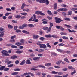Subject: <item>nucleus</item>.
<instances>
[{
	"mask_svg": "<svg viewBox=\"0 0 77 77\" xmlns=\"http://www.w3.org/2000/svg\"><path fill=\"white\" fill-rule=\"evenodd\" d=\"M33 19L32 20V21H34V22H38V19H36V15L35 14L33 15Z\"/></svg>",
	"mask_w": 77,
	"mask_h": 77,
	"instance_id": "5",
	"label": "nucleus"
},
{
	"mask_svg": "<svg viewBox=\"0 0 77 77\" xmlns=\"http://www.w3.org/2000/svg\"><path fill=\"white\" fill-rule=\"evenodd\" d=\"M25 63L26 64H32V63L30 62L29 60L28 59L25 61Z\"/></svg>",
	"mask_w": 77,
	"mask_h": 77,
	"instance_id": "11",
	"label": "nucleus"
},
{
	"mask_svg": "<svg viewBox=\"0 0 77 77\" xmlns=\"http://www.w3.org/2000/svg\"><path fill=\"white\" fill-rule=\"evenodd\" d=\"M66 27H67L68 28H71V26L68 25H66V24H65L64 25Z\"/></svg>",
	"mask_w": 77,
	"mask_h": 77,
	"instance_id": "48",
	"label": "nucleus"
},
{
	"mask_svg": "<svg viewBox=\"0 0 77 77\" xmlns=\"http://www.w3.org/2000/svg\"><path fill=\"white\" fill-rule=\"evenodd\" d=\"M11 48H18V47L14 45H12L11 46Z\"/></svg>",
	"mask_w": 77,
	"mask_h": 77,
	"instance_id": "46",
	"label": "nucleus"
},
{
	"mask_svg": "<svg viewBox=\"0 0 77 77\" xmlns=\"http://www.w3.org/2000/svg\"><path fill=\"white\" fill-rule=\"evenodd\" d=\"M45 3H46V5H48L49 4V1L48 0H45Z\"/></svg>",
	"mask_w": 77,
	"mask_h": 77,
	"instance_id": "47",
	"label": "nucleus"
},
{
	"mask_svg": "<svg viewBox=\"0 0 77 77\" xmlns=\"http://www.w3.org/2000/svg\"><path fill=\"white\" fill-rule=\"evenodd\" d=\"M51 54L53 56H57V54L55 53H51Z\"/></svg>",
	"mask_w": 77,
	"mask_h": 77,
	"instance_id": "57",
	"label": "nucleus"
},
{
	"mask_svg": "<svg viewBox=\"0 0 77 77\" xmlns=\"http://www.w3.org/2000/svg\"><path fill=\"white\" fill-rule=\"evenodd\" d=\"M64 19L65 20H66V21H71V20H70V19L69 18L65 17L64 18Z\"/></svg>",
	"mask_w": 77,
	"mask_h": 77,
	"instance_id": "40",
	"label": "nucleus"
},
{
	"mask_svg": "<svg viewBox=\"0 0 77 77\" xmlns=\"http://www.w3.org/2000/svg\"><path fill=\"white\" fill-rule=\"evenodd\" d=\"M59 46H60V47L62 46H64V44L63 43H60L59 45Z\"/></svg>",
	"mask_w": 77,
	"mask_h": 77,
	"instance_id": "58",
	"label": "nucleus"
},
{
	"mask_svg": "<svg viewBox=\"0 0 77 77\" xmlns=\"http://www.w3.org/2000/svg\"><path fill=\"white\" fill-rule=\"evenodd\" d=\"M47 13L48 14H49V15H52V13H51V12L50 10H48Z\"/></svg>",
	"mask_w": 77,
	"mask_h": 77,
	"instance_id": "23",
	"label": "nucleus"
},
{
	"mask_svg": "<svg viewBox=\"0 0 77 77\" xmlns=\"http://www.w3.org/2000/svg\"><path fill=\"white\" fill-rule=\"evenodd\" d=\"M67 30L69 31L70 32H71V33H72V32H75V31L73 30H71V29H67Z\"/></svg>",
	"mask_w": 77,
	"mask_h": 77,
	"instance_id": "29",
	"label": "nucleus"
},
{
	"mask_svg": "<svg viewBox=\"0 0 77 77\" xmlns=\"http://www.w3.org/2000/svg\"><path fill=\"white\" fill-rule=\"evenodd\" d=\"M14 66V64H10L9 65H8V67H12V66Z\"/></svg>",
	"mask_w": 77,
	"mask_h": 77,
	"instance_id": "59",
	"label": "nucleus"
},
{
	"mask_svg": "<svg viewBox=\"0 0 77 77\" xmlns=\"http://www.w3.org/2000/svg\"><path fill=\"white\" fill-rule=\"evenodd\" d=\"M47 46L49 48H51V46L50 45V44H49V43H48L46 44Z\"/></svg>",
	"mask_w": 77,
	"mask_h": 77,
	"instance_id": "43",
	"label": "nucleus"
},
{
	"mask_svg": "<svg viewBox=\"0 0 77 77\" xmlns=\"http://www.w3.org/2000/svg\"><path fill=\"white\" fill-rule=\"evenodd\" d=\"M51 28H52V26H50L49 27V29L48 28V29L47 30V31H46V33H48L50 32L51 31Z\"/></svg>",
	"mask_w": 77,
	"mask_h": 77,
	"instance_id": "9",
	"label": "nucleus"
},
{
	"mask_svg": "<svg viewBox=\"0 0 77 77\" xmlns=\"http://www.w3.org/2000/svg\"><path fill=\"white\" fill-rule=\"evenodd\" d=\"M39 39L40 40H41V41H44L45 38L43 37H41Z\"/></svg>",
	"mask_w": 77,
	"mask_h": 77,
	"instance_id": "45",
	"label": "nucleus"
},
{
	"mask_svg": "<svg viewBox=\"0 0 77 77\" xmlns=\"http://www.w3.org/2000/svg\"><path fill=\"white\" fill-rule=\"evenodd\" d=\"M10 42H11L12 43H13L14 42H15V41L14 39H12V40H10Z\"/></svg>",
	"mask_w": 77,
	"mask_h": 77,
	"instance_id": "50",
	"label": "nucleus"
},
{
	"mask_svg": "<svg viewBox=\"0 0 77 77\" xmlns=\"http://www.w3.org/2000/svg\"><path fill=\"white\" fill-rule=\"evenodd\" d=\"M21 31L20 29H17L16 31V33H20Z\"/></svg>",
	"mask_w": 77,
	"mask_h": 77,
	"instance_id": "53",
	"label": "nucleus"
},
{
	"mask_svg": "<svg viewBox=\"0 0 77 77\" xmlns=\"http://www.w3.org/2000/svg\"><path fill=\"white\" fill-rule=\"evenodd\" d=\"M24 39H21L20 40V43L22 45H23L24 44Z\"/></svg>",
	"mask_w": 77,
	"mask_h": 77,
	"instance_id": "15",
	"label": "nucleus"
},
{
	"mask_svg": "<svg viewBox=\"0 0 77 77\" xmlns=\"http://www.w3.org/2000/svg\"><path fill=\"white\" fill-rule=\"evenodd\" d=\"M14 71H21V69L19 68H16L14 69Z\"/></svg>",
	"mask_w": 77,
	"mask_h": 77,
	"instance_id": "51",
	"label": "nucleus"
},
{
	"mask_svg": "<svg viewBox=\"0 0 77 77\" xmlns=\"http://www.w3.org/2000/svg\"><path fill=\"white\" fill-rule=\"evenodd\" d=\"M36 44L38 45H39L40 46L41 45V44H41V42H37Z\"/></svg>",
	"mask_w": 77,
	"mask_h": 77,
	"instance_id": "26",
	"label": "nucleus"
},
{
	"mask_svg": "<svg viewBox=\"0 0 77 77\" xmlns=\"http://www.w3.org/2000/svg\"><path fill=\"white\" fill-rule=\"evenodd\" d=\"M58 12H60V11H63V12H66L68 11V9L66 8H61L60 9H59L57 10Z\"/></svg>",
	"mask_w": 77,
	"mask_h": 77,
	"instance_id": "3",
	"label": "nucleus"
},
{
	"mask_svg": "<svg viewBox=\"0 0 77 77\" xmlns=\"http://www.w3.org/2000/svg\"><path fill=\"white\" fill-rule=\"evenodd\" d=\"M21 15H25V16H26L27 15V13H20Z\"/></svg>",
	"mask_w": 77,
	"mask_h": 77,
	"instance_id": "41",
	"label": "nucleus"
},
{
	"mask_svg": "<svg viewBox=\"0 0 77 77\" xmlns=\"http://www.w3.org/2000/svg\"><path fill=\"white\" fill-rule=\"evenodd\" d=\"M62 60H59L56 62V64H57V65H60L62 63Z\"/></svg>",
	"mask_w": 77,
	"mask_h": 77,
	"instance_id": "17",
	"label": "nucleus"
},
{
	"mask_svg": "<svg viewBox=\"0 0 77 77\" xmlns=\"http://www.w3.org/2000/svg\"><path fill=\"white\" fill-rule=\"evenodd\" d=\"M72 14V11H69L68 14H67V15H71Z\"/></svg>",
	"mask_w": 77,
	"mask_h": 77,
	"instance_id": "42",
	"label": "nucleus"
},
{
	"mask_svg": "<svg viewBox=\"0 0 77 77\" xmlns=\"http://www.w3.org/2000/svg\"><path fill=\"white\" fill-rule=\"evenodd\" d=\"M15 45H17V46H20L22 45V44H21V43L19 42L16 43H15Z\"/></svg>",
	"mask_w": 77,
	"mask_h": 77,
	"instance_id": "19",
	"label": "nucleus"
},
{
	"mask_svg": "<svg viewBox=\"0 0 77 77\" xmlns=\"http://www.w3.org/2000/svg\"><path fill=\"white\" fill-rule=\"evenodd\" d=\"M16 18H17L18 19H19V18H20L21 17V16L20 15H16L15 16Z\"/></svg>",
	"mask_w": 77,
	"mask_h": 77,
	"instance_id": "27",
	"label": "nucleus"
},
{
	"mask_svg": "<svg viewBox=\"0 0 77 77\" xmlns=\"http://www.w3.org/2000/svg\"><path fill=\"white\" fill-rule=\"evenodd\" d=\"M64 60L65 61V62H67V63H69V62L68 61V59L67 58H65L64 59Z\"/></svg>",
	"mask_w": 77,
	"mask_h": 77,
	"instance_id": "33",
	"label": "nucleus"
},
{
	"mask_svg": "<svg viewBox=\"0 0 77 77\" xmlns=\"http://www.w3.org/2000/svg\"><path fill=\"white\" fill-rule=\"evenodd\" d=\"M55 20H56L55 22H56V23L57 24H59L61 21H63V20H61L60 19L57 17H55Z\"/></svg>",
	"mask_w": 77,
	"mask_h": 77,
	"instance_id": "2",
	"label": "nucleus"
},
{
	"mask_svg": "<svg viewBox=\"0 0 77 77\" xmlns=\"http://www.w3.org/2000/svg\"><path fill=\"white\" fill-rule=\"evenodd\" d=\"M44 49H40L38 50V52L39 53H42V52H43V51H44Z\"/></svg>",
	"mask_w": 77,
	"mask_h": 77,
	"instance_id": "37",
	"label": "nucleus"
},
{
	"mask_svg": "<svg viewBox=\"0 0 77 77\" xmlns=\"http://www.w3.org/2000/svg\"><path fill=\"white\" fill-rule=\"evenodd\" d=\"M39 47L40 48H42L44 49H45V48H47V46L45 44H42Z\"/></svg>",
	"mask_w": 77,
	"mask_h": 77,
	"instance_id": "6",
	"label": "nucleus"
},
{
	"mask_svg": "<svg viewBox=\"0 0 77 77\" xmlns=\"http://www.w3.org/2000/svg\"><path fill=\"white\" fill-rule=\"evenodd\" d=\"M23 11L24 12H25V11H27V12H29L30 11V10H29V9H23Z\"/></svg>",
	"mask_w": 77,
	"mask_h": 77,
	"instance_id": "44",
	"label": "nucleus"
},
{
	"mask_svg": "<svg viewBox=\"0 0 77 77\" xmlns=\"http://www.w3.org/2000/svg\"><path fill=\"white\" fill-rule=\"evenodd\" d=\"M60 34L61 35H67V33L64 32H61L60 33Z\"/></svg>",
	"mask_w": 77,
	"mask_h": 77,
	"instance_id": "64",
	"label": "nucleus"
},
{
	"mask_svg": "<svg viewBox=\"0 0 77 77\" xmlns=\"http://www.w3.org/2000/svg\"><path fill=\"white\" fill-rule=\"evenodd\" d=\"M57 51L58 52H63V50H62L60 49H57Z\"/></svg>",
	"mask_w": 77,
	"mask_h": 77,
	"instance_id": "39",
	"label": "nucleus"
},
{
	"mask_svg": "<svg viewBox=\"0 0 77 77\" xmlns=\"http://www.w3.org/2000/svg\"><path fill=\"white\" fill-rule=\"evenodd\" d=\"M71 10L72 11H77V8H72L71 9Z\"/></svg>",
	"mask_w": 77,
	"mask_h": 77,
	"instance_id": "22",
	"label": "nucleus"
},
{
	"mask_svg": "<svg viewBox=\"0 0 77 77\" xmlns=\"http://www.w3.org/2000/svg\"><path fill=\"white\" fill-rule=\"evenodd\" d=\"M24 6H25V4H23L22 5V6L21 7V9H24Z\"/></svg>",
	"mask_w": 77,
	"mask_h": 77,
	"instance_id": "49",
	"label": "nucleus"
},
{
	"mask_svg": "<svg viewBox=\"0 0 77 77\" xmlns=\"http://www.w3.org/2000/svg\"><path fill=\"white\" fill-rule=\"evenodd\" d=\"M8 27L9 29H12L13 28V26L10 24L8 26Z\"/></svg>",
	"mask_w": 77,
	"mask_h": 77,
	"instance_id": "30",
	"label": "nucleus"
},
{
	"mask_svg": "<svg viewBox=\"0 0 77 77\" xmlns=\"http://www.w3.org/2000/svg\"><path fill=\"white\" fill-rule=\"evenodd\" d=\"M5 33V31H1V33H1L0 34V38H2L4 36V33Z\"/></svg>",
	"mask_w": 77,
	"mask_h": 77,
	"instance_id": "7",
	"label": "nucleus"
},
{
	"mask_svg": "<svg viewBox=\"0 0 77 77\" xmlns=\"http://www.w3.org/2000/svg\"><path fill=\"white\" fill-rule=\"evenodd\" d=\"M18 74V72H15L14 73H11V75H17Z\"/></svg>",
	"mask_w": 77,
	"mask_h": 77,
	"instance_id": "34",
	"label": "nucleus"
},
{
	"mask_svg": "<svg viewBox=\"0 0 77 77\" xmlns=\"http://www.w3.org/2000/svg\"><path fill=\"white\" fill-rule=\"evenodd\" d=\"M43 29L44 30H47L48 29V27H43Z\"/></svg>",
	"mask_w": 77,
	"mask_h": 77,
	"instance_id": "31",
	"label": "nucleus"
},
{
	"mask_svg": "<svg viewBox=\"0 0 77 77\" xmlns=\"http://www.w3.org/2000/svg\"><path fill=\"white\" fill-rule=\"evenodd\" d=\"M62 70L63 71H67V70H68V68H66L64 69H62Z\"/></svg>",
	"mask_w": 77,
	"mask_h": 77,
	"instance_id": "61",
	"label": "nucleus"
},
{
	"mask_svg": "<svg viewBox=\"0 0 77 77\" xmlns=\"http://www.w3.org/2000/svg\"><path fill=\"white\" fill-rule=\"evenodd\" d=\"M45 66H48V67L51 66V63H48L45 64Z\"/></svg>",
	"mask_w": 77,
	"mask_h": 77,
	"instance_id": "13",
	"label": "nucleus"
},
{
	"mask_svg": "<svg viewBox=\"0 0 77 77\" xmlns=\"http://www.w3.org/2000/svg\"><path fill=\"white\" fill-rule=\"evenodd\" d=\"M22 26L23 27V28H24V27H27L28 26V25H27L26 24H24L22 25Z\"/></svg>",
	"mask_w": 77,
	"mask_h": 77,
	"instance_id": "36",
	"label": "nucleus"
},
{
	"mask_svg": "<svg viewBox=\"0 0 77 77\" xmlns=\"http://www.w3.org/2000/svg\"><path fill=\"white\" fill-rule=\"evenodd\" d=\"M45 0H40L39 1V3H44Z\"/></svg>",
	"mask_w": 77,
	"mask_h": 77,
	"instance_id": "32",
	"label": "nucleus"
},
{
	"mask_svg": "<svg viewBox=\"0 0 77 77\" xmlns=\"http://www.w3.org/2000/svg\"><path fill=\"white\" fill-rule=\"evenodd\" d=\"M5 68V66H2L0 68V71H3L4 69Z\"/></svg>",
	"mask_w": 77,
	"mask_h": 77,
	"instance_id": "18",
	"label": "nucleus"
},
{
	"mask_svg": "<svg viewBox=\"0 0 77 77\" xmlns=\"http://www.w3.org/2000/svg\"><path fill=\"white\" fill-rule=\"evenodd\" d=\"M51 73L53 74H58V72H55V71H52L51 72Z\"/></svg>",
	"mask_w": 77,
	"mask_h": 77,
	"instance_id": "21",
	"label": "nucleus"
},
{
	"mask_svg": "<svg viewBox=\"0 0 77 77\" xmlns=\"http://www.w3.org/2000/svg\"><path fill=\"white\" fill-rule=\"evenodd\" d=\"M68 69H73L74 70V69H75V68H74L72 67V66H69L68 67Z\"/></svg>",
	"mask_w": 77,
	"mask_h": 77,
	"instance_id": "16",
	"label": "nucleus"
},
{
	"mask_svg": "<svg viewBox=\"0 0 77 77\" xmlns=\"http://www.w3.org/2000/svg\"><path fill=\"white\" fill-rule=\"evenodd\" d=\"M11 14V13H7L5 14V16H8L9 15H10V14Z\"/></svg>",
	"mask_w": 77,
	"mask_h": 77,
	"instance_id": "60",
	"label": "nucleus"
},
{
	"mask_svg": "<svg viewBox=\"0 0 77 77\" xmlns=\"http://www.w3.org/2000/svg\"><path fill=\"white\" fill-rule=\"evenodd\" d=\"M35 14L37 15H41L44 16L45 15V14L42 13V12L41 11H39L35 12Z\"/></svg>",
	"mask_w": 77,
	"mask_h": 77,
	"instance_id": "4",
	"label": "nucleus"
},
{
	"mask_svg": "<svg viewBox=\"0 0 77 77\" xmlns=\"http://www.w3.org/2000/svg\"><path fill=\"white\" fill-rule=\"evenodd\" d=\"M30 69L32 71H37L38 70V69L35 68H31Z\"/></svg>",
	"mask_w": 77,
	"mask_h": 77,
	"instance_id": "38",
	"label": "nucleus"
},
{
	"mask_svg": "<svg viewBox=\"0 0 77 77\" xmlns=\"http://www.w3.org/2000/svg\"><path fill=\"white\" fill-rule=\"evenodd\" d=\"M38 67L39 68H44V69H45V66L42 65H38Z\"/></svg>",
	"mask_w": 77,
	"mask_h": 77,
	"instance_id": "24",
	"label": "nucleus"
},
{
	"mask_svg": "<svg viewBox=\"0 0 77 77\" xmlns=\"http://www.w3.org/2000/svg\"><path fill=\"white\" fill-rule=\"evenodd\" d=\"M28 26L29 27H34V25L32 24H29L28 25Z\"/></svg>",
	"mask_w": 77,
	"mask_h": 77,
	"instance_id": "28",
	"label": "nucleus"
},
{
	"mask_svg": "<svg viewBox=\"0 0 77 77\" xmlns=\"http://www.w3.org/2000/svg\"><path fill=\"white\" fill-rule=\"evenodd\" d=\"M16 37H17V36H16V35L13 36L11 37V38L12 39H14V38H15Z\"/></svg>",
	"mask_w": 77,
	"mask_h": 77,
	"instance_id": "55",
	"label": "nucleus"
},
{
	"mask_svg": "<svg viewBox=\"0 0 77 77\" xmlns=\"http://www.w3.org/2000/svg\"><path fill=\"white\" fill-rule=\"evenodd\" d=\"M1 53L2 54V56H9V55L7 53H8V52L6 50H3L1 52Z\"/></svg>",
	"mask_w": 77,
	"mask_h": 77,
	"instance_id": "1",
	"label": "nucleus"
},
{
	"mask_svg": "<svg viewBox=\"0 0 77 77\" xmlns=\"http://www.w3.org/2000/svg\"><path fill=\"white\" fill-rule=\"evenodd\" d=\"M6 10L7 11H8L9 12H10V11H11V9L9 8H6Z\"/></svg>",
	"mask_w": 77,
	"mask_h": 77,
	"instance_id": "63",
	"label": "nucleus"
},
{
	"mask_svg": "<svg viewBox=\"0 0 77 77\" xmlns=\"http://www.w3.org/2000/svg\"><path fill=\"white\" fill-rule=\"evenodd\" d=\"M25 63V60H23L22 62L20 63V65H24Z\"/></svg>",
	"mask_w": 77,
	"mask_h": 77,
	"instance_id": "20",
	"label": "nucleus"
},
{
	"mask_svg": "<svg viewBox=\"0 0 77 77\" xmlns=\"http://www.w3.org/2000/svg\"><path fill=\"white\" fill-rule=\"evenodd\" d=\"M12 23H17L18 22H17V21L16 20H12Z\"/></svg>",
	"mask_w": 77,
	"mask_h": 77,
	"instance_id": "62",
	"label": "nucleus"
},
{
	"mask_svg": "<svg viewBox=\"0 0 77 77\" xmlns=\"http://www.w3.org/2000/svg\"><path fill=\"white\" fill-rule=\"evenodd\" d=\"M45 37L46 38H50V37H51V35L50 34H49L48 35H46Z\"/></svg>",
	"mask_w": 77,
	"mask_h": 77,
	"instance_id": "54",
	"label": "nucleus"
},
{
	"mask_svg": "<svg viewBox=\"0 0 77 77\" xmlns=\"http://www.w3.org/2000/svg\"><path fill=\"white\" fill-rule=\"evenodd\" d=\"M62 39H68V37L65 36H63L62 37Z\"/></svg>",
	"mask_w": 77,
	"mask_h": 77,
	"instance_id": "35",
	"label": "nucleus"
},
{
	"mask_svg": "<svg viewBox=\"0 0 77 77\" xmlns=\"http://www.w3.org/2000/svg\"><path fill=\"white\" fill-rule=\"evenodd\" d=\"M60 30H61V31H64V30H65V29L61 26V27H60Z\"/></svg>",
	"mask_w": 77,
	"mask_h": 77,
	"instance_id": "56",
	"label": "nucleus"
},
{
	"mask_svg": "<svg viewBox=\"0 0 77 77\" xmlns=\"http://www.w3.org/2000/svg\"><path fill=\"white\" fill-rule=\"evenodd\" d=\"M54 5V9H56L57 7V3H55Z\"/></svg>",
	"mask_w": 77,
	"mask_h": 77,
	"instance_id": "25",
	"label": "nucleus"
},
{
	"mask_svg": "<svg viewBox=\"0 0 77 77\" xmlns=\"http://www.w3.org/2000/svg\"><path fill=\"white\" fill-rule=\"evenodd\" d=\"M16 58H18V56L13 55L11 57V59H16Z\"/></svg>",
	"mask_w": 77,
	"mask_h": 77,
	"instance_id": "10",
	"label": "nucleus"
},
{
	"mask_svg": "<svg viewBox=\"0 0 77 77\" xmlns=\"http://www.w3.org/2000/svg\"><path fill=\"white\" fill-rule=\"evenodd\" d=\"M40 59V57H34L33 59V60H34L35 61H38V59Z\"/></svg>",
	"mask_w": 77,
	"mask_h": 77,
	"instance_id": "8",
	"label": "nucleus"
},
{
	"mask_svg": "<svg viewBox=\"0 0 77 77\" xmlns=\"http://www.w3.org/2000/svg\"><path fill=\"white\" fill-rule=\"evenodd\" d=\"M75 73H76V71L75 70H74V72H72L71 73V75H72L73 74H74Z\"/></svg>",
	"mask_w": 77,
	"mask_h": 77,
	"instance_id": "52",
	"label": "nucleus"
},
{
	"mask_svg": "<svg viewBox=\"0 0 77 77\" xmlns=\"http://www.w3.org/2000/svg\"><path fill=\"white\" fill-rule=\"evenodd\" d=\"M38 38H39V36L38 35H33V39H38Z\"/></svg>",
	"mask_w": 77,
	"mask_h": 77,
	"instance_id": "14",
	"label": "nucleus"
},
{
	"mask_svg": "<svg viewBox=\"0 0 77 77\" xmlns=\"http://www.w3.org/2000/svg\"><path fill=\"white\" fill-rule=\"evenodd\" d=\"M22 32L23 33H25L26 34H27L28 35H29V34H30V33L29 32L27 31L23 30Z\"/></svg>",
	"mask_w": 77,
	"mask_h": 77,
	"instance_id": "12",
	"label": "nucleus"
}]
</instances>
